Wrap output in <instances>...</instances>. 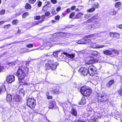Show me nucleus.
Listing matches in <instances>:
<instances>
[{"mask_svg": "<svg viewBox=\"0 0 122 122\" xmlns=\"http://www.w3.org/2000/svg\"><path fill=\"white\" fill-rule=\"evenodd\" d=\"M118 92L121 95H122V90L120 89L118 91Z\"/></svg>", "mask_w": 122, "mask_h": 122, "instance_id": "57", "label": "nucleus"}, {"mask_svg": "<svg viewBox=\"0 0 122 122\" xmlns=\"http://www.w3.org/2000/svg\"><path fill=\"white\" fill-rule=\"evenodd\" d=\"M97 98L98 100L102 102H105L107 101V97L105 94H98Z\"/></svg>", "mask_w": 122, "mask_h": 122, "instance_id": "7", "label": "nucleus"}, {"mask_svg": "<svg viewBox=\"0 0 122 122\" xmlns=\"http://www.w3.org/2000/svg\"><path fill=\"white\" fill-rule=\"evenodd\" d=\"M4 69V68L3 66H0V72L3 71Z\"/></svg>", "mask_w": 122, "mask_h": 122, "instance_id": "56", "label": "nucleus"}, {"mask_svg": "<svg viewBox=\"0 0 122 122\" xmlns=\"http://www.w3.org/2000/svg\"><path fill=\"white\" fill-rule=\"evenodd\" d=\"M92 54L93 56L95 57H96L97 59H99L100 57V53L98 52L95 51L93 52Z\"/></svg>", "mask_w": 122, "mask_h": 122, "instance_id": "14", "label": "nucleus"}, {"mask_svg": "<svg viewBox=\"0 0 122 122\" xmlns=\"http://www.w3.org/2000/svg\"><path fill=\"white\" fill-rule=\"evenodd\" d=\"M95 116L97 118V119L98 118H101V116L100 115V112H96L94 114Z\"/></svg>", "mask_w": 122, "mask_h": 122, "instance_id": "34", "label": "nucleus"}, {"mask_svg": "<svg viewBox=\"0 0 122 122\" xmlns=\"http://www.w3.org/2000/svg\"><path fill=\"white\" fill-rule=\"evenodd\" d=\"M11 26V25L10 24H8L5 25L4 27V28L5 29H7L10 28Z\"/></svg>", "mask_w": 122, "mask_h": 122, "instance_id": "38", "label": "nucleus"}, {"mask_svg": "<svg viewBox=\"0 0 122 122\" xmlns=\"http://www.w3.org/2000/svg\"><path fill=\"white\" fill-rule=\"evenodd\" d=\"M121 5V3L120 2H118L116 3L115 5V7H118L120 6Z\"/></svg>", "mask_w": 122, "mask_h": 122, "instance_id": "40", "label": "nucleus"}, {"mask_svg": "<svg viewBox=\"0 0 122 122\" xmlns=\"http://www.w3.org/2000/svg\"><path fill=\"white\" fill-rule=\"evenodd\" d=\"M93 111H90L88 112V115H89L90 116H91L92 114L93 113Z\"/></svg>", "mask_w": 122, "mask_h": 122, "instance_id": "59", "label": "nucleus"}, {"mask_svg": "<svg viewBox=\"0 0 122 122\" xmlns=\"http://www.w3.org/2000/svg\"><path fill=\"white\" fill-rule=\"evenodd\" d=\"M60 105L63 107V109H66L68 107V105L65 103H61L60 104Z\"/></svg>", "mask_w": 122, "mask_h": 122, "instance_id": "28", "label": "nucleus"}, {"mask_svg": "<svg viewBox=\"0 0 122 122\" xmlns=\"http://www.w3.org/2000/svg\"><path fill=\"white\" fill-rule=\"evenodd\" d=\"M25 8L26 9H30L31 8V6L29 4L27 3L25 5Z\"/></svg>", "mask_w": 122, "mask_h": 122, "instance_id": "36", "label": "nucleus"}, {"mask_svg": "<svg viewBox=\"0 0 122 122\" xmlns=\"http://www.w3.org/2000/svg\"><path fill=\"white\" fill-rule=\"evenodd\" d=\"M88 61L86 62V64L89 65L90 64H92L95 62H98V59L92 57H88Z\"/></svg>", "mask_w": 122, "mask_h": 122, "instance_id": "9", "label": "nucleus"}, {"mask_svg": "<svg viewBox=\"0 0 122 122\" xmlns=\"http://www.w3.org/2000/svg\"><path fill=\"white\" fill-rule=\"evenodd\" d=\"M75 15V13L74 12L71 13L69 16V17L70 18H72Z\"/></svg>", "mask_w": 122, "mask_h": 122, "instance_id": "42", "label": "nucleus"}, {"mask_svg": "<svg viewBox=\"0 0 122 122\" xmlns=\"http://www.w3.org/2000/svg\"><path fill=\"white\" fill-rule=\"evenodd\" d=\"M23 66L20 67L16 72V75L18 78L20 79H23L25 77L26 73L24 71Z\"/></svg>", "mask_w": 122, "mask_h": 122, "instance_id": "5", "label": "nucleus"}, {"mask_svg": "<svg viewBox=\"0 0 122 122\" xmlns=\"http://www.w3.org/2000/svg\"><path fill=\"white\" fill-rule=\"evenodd\" d=\"M114 81L113 80H111L107 84V86L108 87H110L114 83Z\"/></svg>", "mask_w": 122, "mask_h": 122, "instance_id": "20", "label": "nucleus"}, {"mask_svg": "<svg viewBox=\"0 0 122 122\" xmlns=\"http://www.w3.org/2000/svg\"><path fill=\"white\" fill-rule=\"evenodd\" d=\"M15 80V77L13 75L9 76L7 77L6 81L8 83H11L14 81Z\"/></svg>", "mask_w": 122, "mask_h": 122, "instance_id": "10", "label": "nucleus"}, {"mask_svg": "<svg viewBox=\"0 0 122 122\" xmlns=\"http://www.w3.org/2000/svg\"><path fill=\"white\" fill-rule=\"evenodd\" d=\"M71 11V9L70 8L66 10V12L67 13H69Z\"/></svg>", "mask_w": 122, "mask_h": 122, "instance_id": "62", "label": "nucleus"}, {"mask_svg": "<svg viewBox=\"0 0 122 122\" xmlns=\"http://www.w3.org/2000/svg\"><path fill=\"white\" fill-rule=\"evenodd\" d=\"M45 14L46 16H48L50 15L51 13L47 11L45 12Z\"/></svg>", "mask_w": 122, "mask_h": 122, "instance_id": "50", "label": "nucleus"}, {"mask_svg": "<svg viewBox=\"0 0 122 122\" xmlns=\"http://www.w3.org/2000/svg\"><path fill=\"white\" fill-rule=\"evenodd\" d=\"M92 48H102L104 47L105 46L104 45H97L93 46L91 45Z\"/></svg>", "mask_w": 122, "mask_h": 122, "instance_id": "18", "label": "nucleus"}, {"mask_svg": "<svg viewBox=\"0 0 122 122\" xmlns=\"http://www.w3.org/2000/svg\"><path fill=\"white\" fill-rule=\"evenodd\" d=\"M26 46L28 48H30L33 47V45L32 44H31L27 45Z\"/></svg>", "mask_w": 122, "mask_h": 122, "instance_id": "51", "label": "nucleus"}, {"mask_svg": "<svg viewBox=\"0 0 122 122\" xmlns=\"http://www.w3.org/2000/svg\"><path fill=\"white\" fill-rule=\"evenodd\" d=\"M45 16L44 15H42L41 16V18L42 19V20L41 21H37L36 23H34V25H36L39 24V23H40L44 21V19L45 18Z\"/></svg>", "mask_w": 122, "mask_h": 122, "instance_id": "21", "label": "nucleus"}, {"mask_svg": "<svg viewBox=\"0 0 122 122\" xmlns=\"http://www.w3.org/2000/svg\"><path fill=\"white\" fill-rule=\"evenodd\" d=\"M94 67L92 65L91 66L88 68L84 67H81L78 70L79 72L80 73L84 76L86 75L89 73L91 76H94L96 73L95 71L93 70Z\"/></svg>", "mask_w": 122, "mask_h": 122, "instance_id": "1", "label": "nucleus"}, {"mask_svg": "<svg viewBox=\"0 0 122 122\" xmlns=\"http://www.w3.org/2000/svg\"><path fill=\"white\" fill-rule=\"evenodd\" d=\"M60 54V52L59 51H57L54 52L53 53H52L53 54L54 56L57 57L58 58L57 56H58L59 54Z\"/></svg>", "mask_w": 122, "mask_h": 122, "instance_id": "33", "label": "nucleus"}, {"mask_svg": "<svg viewBox=\"0 0 122 122\" xmlns=\"http://www.w3.org/2000/svg\"><path fill=\"white\" fill-rule=\"evenodd\" d=\"M34 18L36 20H39L41 18V17L39 15H36L34 16Z\"/></svg>", "mask_w": 122, "mask_h": 122, "instance_id": "45", "label": "nucleus"}, {"mask_svg": "<svg viewBox=\"0 0 122 122\" xmlns=\"http://www.w3.org/2000/svg\"><path fill=\"white\" fill-rule=\"evenodd\" d=\"M86 100L84 97H82L81 100L80 104L82 105H83L86 103Z\"/></svg>", "mask_w": 122, "mask_h": 122, "instance_id": "29", "label": "nucleus"}, {"mask_svg": "<svg viewBox=\"0 0 122 122\" xmlns=\"http://www.w3.org/2000/svg\"><path fill=\"white\" fill-rule=\"evenodd\" d=\"M112 52L115 54H117L118 53V51L115 49H113L111 50Z\"/></svg>", "mask_w": 122, "mask_h": 122, "instance_id": "44", "label": "nucleus"}, {"mask_svg": "<svg viewBox=\"0 0 122 122\" xmlns=\"http://www.w3.org/2000/svg\"><path fill=\"white\" fill-rule=\"evenodd\" d=\"M14 99L15 101L19 102L21 100V97L20 95H15Z\"/></svg>", "mask_w": 122, "mask_h": 122, "instance_id": "16", "label": "nucleus"}, {"mask_svg": "<svg viewBox=\"0 0 122 122\" xmlns=\"http://www.w3.org/2000/svg\"><path fill=\"white\" fill-rule=\"evenodd\" d=\"M12 97L10 94H7V96L6 100L7 101L11 102L12 100Z\"/></svg>", "mask_w": 122, "mask_h": 122, "instance_id": "27", "label": "nucleus"}, {"mask_svg": "<svg viewBox=\"0 0 122 122\" xmlns=\"http://www.w3.org/2000/svg\"><path fill=\"white\" fill-rule=\"evenodd\" d=\"M100 116H101V118L103 117L104 116V114H103V113L102 112H100Z\"/></svg>", "mask_w": 122, "mask_h": 122, "instance_id": "63", "label": "nucleus"}, {"mask_svg": "<svg viewBox=\"0 0 122 122\" xmlns=\"http://www.w3.org/2000/svg\"><path fill=\"white\" fill-rule=\"evenodd\" d=\"M90 15L89 14H86L84 16V18H86V19H87L89 17H90Z\"/></svg>", "mask_w": 122, "mask_h": 122, "instance_id": "49", "label": "nucleus"}, {"mask_svg": "<svg viewBox=\"0 0 122 122\" xmlns=\"http://www.w3.org/2000/svg\"><path fill=\"white\" fill-rule=\"evenodd\" d=\"M5 10H2L0 11V14L1 15H3L4 14L5 12Z\"/></svg>", "mask_w": 122, "mask_h": 122, "instance_id": "52", "label": "nucleus"}, {"mask_svg": "<svg viewBox=\"0 0 122 122\" xmlns=\"http://www.w3.org/2000/svg\"><path fill=\"white\" fill-rule=\"evenodd\" d=\"M6 21H2L0 22V25H1L2 24L4 23L5 22H6Z\"/></svg>", "mask_w": 122, "mask_h": 122, "instance_id": "64", "label": "nucleus"}, {"mask_svg": "<svg viewBox=\"0 0 122 122\" xmlns=\"http://www.w3.org/2000/svg\"><path fill=\"white\" fill-rule=\"evenodd\" d=\"M56 12L55 10L54 9L51 10V13L53 15H55L56 14Z\"/></svg>", "mask_w": 122, "mask_h": 122, "instance_id": "53", "label": "nucleus"}, {"mask_svg": "<svg viewBox=\"0 0 122 122\" xmlns=\"http://www.w3.org/2000/svg\"><path fill=\"white\" fill-rule=\"evenodd\" d=\"M70 113L73 116H77V112L74 108H73L72 109Z\"/></svg>", "mask_w": 122, "mask_h": 122, "instance_id": "17", "label": "nucleus"}, {"mask_svg": "<svg viewBox=\"0 0 122 122\" xmlns=\"http://www.w3.org/2000/svg\"><path fill=\"white\" fill-rule=\"evenodd\" d=\"M55 102L54 101L51 102L49 103V108L50 109L52 108L55 106Z\"/></svg>", "mask_w": 122, "mask_h": 122, "instance_id": "19", "label": "nucleus"}, {"mask_svg": "<svg viewBox=\"0 0 122 122\" xmlns=\"http://www.w3.org/2000/svg\"><path fill=\"white\" fill-rule=\"evenodd\" d=\"M103 53L107 55H111L112 54V53L111 51L108 50H106L103 51Z\"/></svg>", "mask_w": 122, "mask_h": 122, "instance_id": "31", "label": "nucleus"}, {"mask_svg": "<svg viewBox=\"0 0 122 122\" xmlns=\"http://www.w3.org/2000/svg\"><path fill=\"white\" fill-rule=\"evenodd\" d=\"M25 92L23 89L21 88L19 92V94L22 96H24L25 94Z\"/></svg>", "mask_w": 122, "mask_h": 122, "instance_id": "22", "label": "nucleus"}, {"mask_svg": "<svg viewBox=\"0 0 122 122\" xmlns=\"http://www.w3.org/2000/svg\"><path fill=\"white\" fill-rule=\"evenodd\" d=\"M18 22V20H15L13 21L12 23L14 25H16Z\"/></svg>", "mask_w": 122, "mask_h": 122, "instance_id": "39", "label": "nucleus"}, {"mask_svg": "<svg viewBox=\"0 0 122 122\" xmlns=\"http://www.w3.org/2000/svg\"><path fill=\"white\" fill-rule=\"evenodd\" d=\"M115 66L117 67V70H119L122 67V63L118 62L116 64Z\"/></svg>", "mask_w": 122, "mask_h": 122, "instance_id": "23", "label": "nucleus"}, {"mask_svg": "<svg viewBox=\"0 0 122 122\" xmlns=\"http://www.w3.org/2000/svg\"><path fill=\"white\" fill-rule=\"evenodd\" d=\"M84 44H91L92 42L90 39H84Z\"/></svg>", "mask_w": 122, "mask_h": 122, "instance_id": "32", "label": "nucleus"}, {"mask_svg": "<svg viewBox=\"0 0 122 122\" xmlns=\"http://www.w3.org/2000/svg\"><path fill=\"white\" fill-rule=\"evenodd\" d=\"M95 9L93 7L87 10V11L88 12H92L95 10Z\"/></svg>", "mask_w": 122, "mask_h": 122, "instance_id": "35", "label": "nucleus"}, {"mask_svg": "<svg viewBox=\"0 0 122 122\" xmlns=\"http://www.w3.org/2000/svg\"><path fill=\"white\" fill-rule=\"evenodd\" d=\"M84 39H82L78 41V43L79 44H84Z\"/></svg>", "mask_w": 122, "mask_h": 122, "instance_id": "37", "label": "nucleus"}, {"mask_svg": "<svg viewBox=\"0 0 122 122\" xmlns=\"http://www.w3.org/2000/svg\"><path fill=\"white\" fill-rule=\"evenodd\" d=\"M94 36V34H91L90 35H88L85 36L86 38H89L92 37H93Z\"/></svg>", "mask_w": 122, "mask_h": 122, "instance_id": "43", "label": "nucleus"}, {"mask_svg": "<svg viewBox=\"0 0 122 122\" xmlns=\"http://www.w3.org/2000/svg\"><path fill=\"white\" fill-rule=\"evenodd\" d=\"M97 15H95L92 16L91 18L89 19L85 22V23H90L92 22H95L98 19V18Z\"/></svg>", "mask_w": 122, "mask_h": 122, "instance_id": "8", "label": "nucleus"}, {"mask_svg": "<svg viewBox=\"0 0 122 122\" xmlns=\"http://www.w3.org/2000/svg\"><path fill=\"white\" fill-rule=\"evenodd\" d=\"M110 35L111 37H114L117 39H118L119 38L120 35L117 33L110 32Z\"/></svg>", "mask_w": 122, "mask_h": 122, "instance_id": "11", "label": "nucleus"}, {"mask_svg": "<svg viewBox=\"0 0 122 122\" xmlns=\"http://www.w3.org/2000/svg\"><path fill=\"white\" fill-rule=\"evenodd\" d=\"M116 11L114 10H113L110 13V14L111 15H115L116 14Z\"/></svg>", "mask_w": 122, "mask_h": 122, "instance_id": "46", "label": "nucleus"}, {"mask_svg": "<svg viewBox=\"0 0 122 122\" xmlns=\"http://www.w3.org/2000/svg\"><path fill=\"white\" fill-rule=\"evenodd\" d=\"M92 28H93V27L96 28L99 27V26L98 25H96V24L94 23L93 25H91V26Z\"/></svg>", "mask_w": 122, "mask_h": 122, "instance_id": "48", "label": "nucleus"}, {"mask_svg": "<svg viewBox=\"0 0 122 122\" xmlns=\"http://www.w3.org/2000/svg\"><path fill=\"white\" fill-rule=\"evenodd\" d=\"M6 91V88L4 85L2 84L0 86V94Z\"/></svg>", "mask_w": 122, "mask_h": 122, "instance_id": "15", "label": "nucleus"}, {"mask_svg": "<svg viewBox=\"0 0 122 122\" xmlns=\"http://www.w3.org/2000/svg\"><path fill=\"white\" fill-rule=\"evenodd\" d=\"M46 4L44 6L42 9L44 11H46L47 10V9H45V8L47 7V6L50 7L51 6V5H50L51 3L50 2L48 1L46 2Z\"/></svg>", "mask_w": 122, "mask_h": 122, "instance_id": "25", "label": "nucleus"}, {"mask_svg": "<svg viewBox=\"0 0 122 122\" xmlns=\"http://www.w3.org/2000/svg\"><path fill=\"white\" fill-rule=\"evenodd\" d=\"M84 14L81 12L77 14L74 18L75 19L79 18L81 17V16L83 15Z\"/></svg>", "mask_w": 122, "mask_h": 122, "instance_id": "26", "label": "nucleus"}, {"mask_svg": "<svg viewBox=\"0 0 122 122\" xmlns=\"http://www.w3.org/2000/svg\"><path fill=\"white\" fill-rule=\"evenodd\" d=\"M49 93H47L46 94V95L47 96V98L48 99H51L52 98V96H50L49 95H48V94Z\"/></svg>", "mask_w": 122, "mask_h": 122, "instance_id": "54", "label": "nucleus"}, {"mask_svg": "<svg viewBox=\"0 0 122 122\" xmlns=\"http://www.w3.org/2000/svg\"><path fill=\"white\" fill-rule=\"evenodd\" d=\"M61 9V7L59 6L56 9V10L57 11H59Z\"/></svg>", "mask_w": 122, "mask_h": 122, "instance_id": "61", "label": "nucleus"}, {"mask_svg": "<svg viewBox=\"0 0 122 122\" xmlns=\"http://www.w3.org/2000/svg\"><path fill=\"white\" fill-rule=\"evenodd\" d=\"M29 14L28 13L26 12L24 13L22 15V17L23 18H25Z\"/></svg>", "mask_w": 122, "mask_h": 122, "instance_id": "41", "label": "nucleus"}, {"mask_svg": "<svg viewBox=\"0 0 122 122\" xmlns=\"http://www.w3.org/2000/svg\"><path fill=\"white\" fill-rule=\"evenodd\" d=\"M60 17V16L59 15H58L57 16H55V19L56 20H58Z\"/></svg>", "mask_w": 122, "mask_h": 122, "instance_id": "60", "label": "nucleus"}, {"mask_svg": "<svg viewBox=\"0 0 122 122\" xmlns=\"http://www.w3.org/2000/svg\"><path fill=\"white\" fill-rule=\"evenodd\" d=\"M21 61L20 62L19 60H17L16 61L12 62H8L7 63V65L8 66H11L13 65H15L16 63L20 64L21 63Z\"/></svg>", "mask_w": 122, "mask_h": 122, "instance_id": "12", "label": "nucleus"}, {"mask_svg": "<svg viewBox=\"0 0 122 122\" xmlns=\"http://www.w3.org/2000/svg\"><path fill=\"white\" fill-rule=\"evenodd\" d=\"M97 118L95 116L92 117L91 118L90 117L87 118V120L89 122H95L97 119Z\"/></svg>", "mask_w": 122, "mask_h": 122, "instance_id": "13", "label": "nucleus"}, {"mask_svg": "<svg viewBox=\"0 0 122 122\" xmlns=\"http://www.w3.org/2000/svg\"><path fill=\"white\" fill-rule=\"evenodd\" d=\"M75 54H69L66 53L65 52L63 53H61L59 55L58 57V59H59L60 60H63L66 59V56L68 57L69 59H71V60H73L74 58L75 57Z\"/></svg>", "mask_w": 122, "mask_h": 122, "instance_id": "2", "label": "nucleus"}, {"mask_svg": "<svg viewBox=\"0 0 122 122\" xmlns=\"http://www.w3.org/2000/svg\"><path fill=\"white\" fill-rule=\"evenodd\" d=\"M27 105L31 108H34L36 105L35 100L33 98H29L27 101Z\"/></svg>", "mask_w": 122, "mask_h": 122, "instance_id": "6", "label": "nucleus"}, {"mask_svg": "<svg viewBox=\"0 0 122 122\" xmlns=\"http://www.w3.org/2000/svg\"><path fill=\"white\" fill-rule=\"evenodd\" d=\"M51 2L53 4H56L57 2L56 0H51Z\"/></svg>", "mask_w": 122, "mask_h": 122, "instance_id": "55", "label": "nucleus"}, {"mask_svg": "<svg viewBox=\"0 0 122 122\" xmlns=\"http://www.w3.org/2000/svg\"><path fill=\"white\" fill-rule=\"evenodd\" d=\"M53 92L55 94H57L59 93V90L58 89V87H56L53 90Z\"/></svg>", "mask_w": 122, "mask_h": 122, "instance_id": "30", "label": "nucleus"}, {"mask_svg": "<svg viewBox=\"0 0 122 122\" xmlns=\"http://www.w3.org/2000/svg\"><path fill=\"white\" fill-rule=\"evenodd\" d=\"M53 63V60H49L46 65V68L47 69L49 70L51 69L52 70L56 69L57 66L58 65V63L56 62Z\"/></svg>", "mask_w": 122, "mask_h": 122, "instance_id": "4", "label": "nucleus"}, {"mask_svg": "<svg viewBox=\"0 0 122 122\" xmlns=\"http://www.w3.org/2000/svg\"><path fill=\"white\" fill-rule=\"evenodd\" d=\"M42 5V3L40 1L37 4V5L39 7H40Z\"/></svg>", "mask_w": 122, "mask_h": 122, "instance_id": "58", "label": "nucleus"}, {"mask_svg": "<svg viewBox=\"0 0 122 122\" xmlns=\"http://www.w3.org/2000/svg\"><path fill=\"white\" fill-rule=\"evenodd\" d=\"M36 0H29V2L30 4H34L36 1Z\"/></svg>", "mask_w": 122, "mask_h": 122, "instance_id": "47", "label": "nucleus"}, {"mask_svg": "<svg viewBox=\"0 0 122 122\" xmlns=\"http://www.w3.org/2000/svg\"><path fill=\"white\" fill-rule=\"evenodd\" d=\"M99 6V3L97 2H94L92 5V7H93L95 9L98 8Z\"/></svg>", "mask_w": 122, "mask_h": 122, "instance_id": "24", "label": "nucleus"}, {"mask_svg": "<svg viewBox=\"0 0 122 122\" xmlns=\"http://www.w3.org/2000/svg\"><path fill=\"white\" fill-rule=\"evenodd\" d=\"M80 91L82 94L85 97L89 96L92 92V91L90 88L85 86L81 87Z\"/></svg>", "mask_w": 122, "mask_h": 122, "instance_id": "3", "label": "nucleus"}]
</instances>
